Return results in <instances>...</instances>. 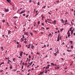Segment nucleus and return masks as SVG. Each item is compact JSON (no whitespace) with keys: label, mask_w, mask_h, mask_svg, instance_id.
I'll use <instances>...</instances> for the list:
<instances>
[{"label":"nucleus","mask_w":75,"mask_h":75,"mask_svg":"<svg viewBox=\"0 0 75 75\" xmlns=\"http://www.w3.org/2000/svg\"><path fill=\"white\" fill-rule=\"evenodd\" d=\"M8 9H6V8H4V12H8Z\"/></svg>","instance_id":"f257e3e1"},{"label":"nucleus","mask_w":75,"mask_h":75,"mask_svg":"<svg viewBox=\"0 0 75 75\" xmlns=\"http://www.w3.org/2000/svg\"><path fill=\"white\" fill-rule=\"evenodd\" d=\"M21 52H20V56H21V57H22V55H23V51H21Z\"/></svg>","instance_id":"f03ea898"},{"label":"nucleus","mask_w":75,"mask_h":75,"mask_svg":"<svg viewBox=\"0 0 75 75\" xmlns=\"http://www.w3.org/2000/svg\"><path fill=\"white\" fill-rule=\"evenodd\" d=\"M47 67H46V69H49V68H50V64H49L47 65Z\"/></svg>","instance_id":"7ed1b4c3"},{"label":"nucleus","mask_w":75,"mask_h":75,"mask_svg":"<svg viewBox=\"0 0 75 75\" xmlns=\"http://www.w3.org/2000/svg\"><path fill=\"white\" fill-rule=\"evenodd\" d=\"M25 10L23 11H21L20 13V14H23V13H25Z\"/></svg>","instance_id":"20e7f679"},{"label":"nucleus","mask_w":75,"mask_h":75,"mask_svg":"<svg viewBox=\"0 0 75 75\" xmlns=\"http://www.w3.org/2000/svg\"><path fill=\"white\" fill-rule=\"evenodd\" d=\"M36 14L35 15V16H37L38 14V10H37L35 12Z\"/></svg>","instance_id":"39448f33"},{"label":"nucleus","mask_w":75,"mask_h":75,"mask_svg":"<svg viewBox=\"0 0 75 75\" xmlns=\"http://www.w3.org/2000/svg\"><path fill=\"white\" fill-rule=\"evenodd\" d=\"M56 22H57V21L56 20H54L52 22L54 24H56Z\"/></svg>","instance_id":"423d86ee"},{"label":"nucleus","mask_w":75,"mask_h":75,"mask_svg":"<svg viewBox=\"0 0 75 75\" xmlns=\"http://www.w3.org/2000/svg\"><path fill=\"white\" fill-rule=\"evenodd\" d=\"M28 33H24V35H26L27 36H28Z\"/></svg>","instance_id":"0eeeda50"},{"label":"nucleus","mask_w":75,"mask_h":75,"mask_svg":"<svg viewBox=\"0 0 75 75\" xmlns=\"http://www.w3.org/2000/svg\"><path fill=\"white\" fill-rule=\"evenodd\" d=\"M30 46H31V44H30L28 45V47L27 48H30Z\"/></svg>","instance_id":"6e6552de"},{"label":"nucleus","mask_w":75,"mask_h":75,"mask_svg":"<svg viewBox=\"0 0 75 75\" xmlns=\"http://www.w3.org/2000/svg\"><path fill=\"white\" fill-rule=\"evenodd\" d=\"M6 1L9 3H11V0H6Z\"/></svg>","instance_id":"1a4fd4ad"},{"label":"nucleus","mask_w":75,"mask_h":75,"mask_svg":"<svg viewBox=\"0 0 75 75\" xmlns=\"http://www.w3.org/2000/svg\"><path fill=\"white\" fill-rule=\"evenodd\" d=\"M60 21H62V23H64V20H63V19H60Z\"/></svg>","instance_id":"9d476101"},{"label":"nucleus","mask_w":75,"mask_h":75,"mask_svg":"<svg viewBox=\"0 0 75 75\" xmlns=\"http://www.w3.org/2000/svg\"><path fill=\"white\" fill-rule=\"evenodd\" d=\"M11 33V31L9 30H8V34H10V33Z\"/></svg>","instance_id":"9b49d317"},{"label":"nucleus","mask_w":75,"mask_h":75,"mask_svg":"<svg viewBox=\"0 0 75 75\" xmlns=\"http://www.w3.org/2000/svg\"><path fill=\"white\" fill-rule=\"evenodd\" d=\"M32 45H31V48H32V49H33V48H34V45H33V44H31Z\"/></svg>","instance_id":"f8f14e48"},{"label":"nucleus","mask_w":75,"mask_h":75,"mask_svg":"<svg viewBox=\"0 0 75 75\" xmlns=\"http://www.w3.org/2000/svg\"><path fill=\"white\" fill-rule=\"evenodd\" d=\"M30 34L31 36H33V33L31 32H30Z\"/></svg>","instance_id":"ddd939ff"},{"label":"nucleus","mask_w":75,"mask_h":75,"mask_svg":"<svg viewBox=\"0 0 75 75\" xmlns=\"http://www.w3.org/2000/svg\"><path fill=\"white\" fill-rule=\"evenodd\" d=\"M51 65H52V66L53 65V66H54V63H51Z\"/></svg>","instance_id":"4468645a"},{"label":"nucleus","mask_w":75,"mask_h":75,"mask_svg":"<svg viewBox=\"0 0 75 75\" xmlns=\"http://www.w3.org/2000/svg\"><path fill=\"white\" fill-rule=\"evenodd\" d=\"M18 18V17L17 16H14L13 17V18Z\"/></svg>","instance_id":"2eb2a0df"},{"label":"nucleus","mask_w":75,"mask_h":75,"mask_svg":"<svg viewBox=\"0 0 75 75\" xmlns=\"http://www.w3.org/2000/svg\"><path fill=\"white\" fill-rule=\"evenodd\" d=\"M72 29V27H71L70 28V29H69V30H69V31H71V30Z\"/></svg>","instance_id":"dca6fc26"},{"label":"nucleus","mask_w":75,"mask_h":75,"mask_svg":"<svg viewBox=\"0 0 75 75\" xmlns=\"http://www.w3.org/2000/svg\"><path fill=\"white\" fill-rule=\"evenodd\" d=\"M33 62H31L30 63V66H31V65H32V64H33Z\"/></svg>","instance_id":"f3484780"},{"label":"nucleus","mask_w":75,"mask_h":75,"mask_svg":"<svg viewBox=\"0 0 75 75\" xmlns=\"http://www.w3.org/2000/svg\"><path fill=\"white\" fill-rule=\"evenodd\" d=\"M60 35H59V34L58 36V37H57V38L59 39V36H60Z\"/></svg>","instance_id":"a211bd4d"},{"label":"nucleus","mask_w":75,"mask_h":75,"mask_svg":"<svg viewBox=\"0 0 75 75\" xmlns=\"http://www.w3.org/2000/svg\"><path fill=\"white\" fill-rule=\"evenodd\" d=\"M70 42L71 44H73V42H72V41H70Z\"/></svg>","instance_id":"6ab92c4d"},{"label":"nucleus","mask_w":75,"mask_h":75,"mask_svg":"<svg viewBox=\"0 0 75 75\" xmlns=\"http://www.w3.org/2000/svg\"><path fill=\"white\" fill-rule=\"evenodd\" d=\"M40 21H39L38 22V25H39V24H40Z\"/></svg>","instance_id":"aec40b11"},{"label":"nucleus","mask_w":75,"mask_h":75,"mask_svg":"<svg viewBox=\"0 0 75 75\" xmlns=\"http://www.w3.org/2000/svg\"><path fill=\"white\" fill-rule=\"evenodd\" d=\"M4 63V62H2L0 64V65H2V64H3Z\"/></svg>","instance_id":"412c9836"},{"label":"nucleus","mask_w":75,"mask_h":75,"mask_svg":"<svg viewBox=\"0 0 75 75\" xmlns=\"http://www.w3.org/2000/svg\"><path fill=\"white\" fill-rule=\"evenodd\" d=\"M44 71L42 72H40V74H43V73H44Z\"/></svg>","instance_id":"4be33fe9"},{"label":"nucleus","mask_w":75,"mask_h":75,"mask_svg":"<svg viewBox=\"0 0 75 75\" xmlns=\"http://www.w3.org/2000/svg\"><path fill=\"white\" fill-rule=\"evenodd\" d=\"M50 28H46V30H50Z\"/></svg>","instance_id":"5701e85b"},{"label":"nucleus","mask_w":75,"mask_h":75,"mask_svg":"<svg viewBox=\"0 0 75 75\" xmlns=\"http://www.w3.org/2000/svg\"><path fill=\"white\" fill-rule=\"evenodd\" d=\"M46 7V6H43L42 8L43 9V8H45Z\"/></svg>","instance_id":"b1692460"},{"label":"nucleus","mask_w":75,"mask_h":75,"mask_svg":"<svg viewBox=\"0 0 75 75\" xmlns=\"http://www.w3.org/2000/svg\"><path fill=\"white\" fill-rule=\"evenodd\" d=\"M5 21H6L5 20H2V22L3 23H4V22H5Z\"/></svg>","instance_id":"393cba45"},{"label":"nucleus","mask_w":75,"mask_h":75,"mask_svg":"<svg viewBox=\"0 0 75 75\" xmlns=\"http://www.w3.org/2000/svg\"><path fill=\"white\" fill-rule=\"evenodd\" d=\"M67 51H68V52H71L72 51V50H67Z\"/></svg>","instance_id":"a878e982"},{"label":"nucleus","mask_w":75,"mask_h":75,"mask_svg":"<svg viewBox=\"0 0 75 75\" xmlns=\"http://www.w3.org/2000/svg\"><path fill=\"white\" fill-rule=\"evenodd\" d=\"M22 60H21L20 62V65H22V64H21L22 62Z\"/></svg>","instance_id":"bb28decb"},{"label":"nucleus","mask_w":75,"mask_h":75,"mask_svg":"<svg viewBox=\"0 0 75 75\" xmlns=\"http://www.w3.org/2000/svg\"><path fill=\"white\" fill-rule=\"evenodd\" d=\"M23 68H24V66H23V65H22L21 67V69H23Z\"/></svg>","instance_id":"cd10ccee"},{"label":"nucleus","mask_w":75,"mask_h":75,"mask_svg":"<svg viewBox=\"0 0 75 75\" xmlns=\"http://www.w3.org/2000/svg\"><path fill=\"white\" fill-rule=\"evenodd\" d=\"M17 70V68H16V69H14L13 70V71H14V72H15V71H16Z\"/></svg>","instance_id":"c85d7f7f"},{"label":"nucleus","mask_w":75,"mask_h":75,"mask_svg":"<svg viewBox=\"0 0 75 75\" xmlns=\"http://www.w3.org/2000/svg\"><path fill=\"white\" fill-rule=\"evenodd\" d=\"M64 30V28H62V29H61V30H60V31H63V30Z\"/></svg>","instance_id":"c756f323"},{"label":"nucleus","mask_w":75,"mask_h":75,"mask_svg":"<svg viewBox=\"0 0 75 75\" xmlns=\"http://www.w3.org/2000/svg\"><path fill=\"white\" fill-rule=\"evenodd\" d=\"M5 59H9L10 58L9 57H6Z\"/></svg>","instance_id":"7c9ffc66"},{"label":"nucleus","mask_w":75,"mask_h":75,"mask_svg":"<svg viewBox=\"0 0 75 75\" xmlns=\"http://www.w3.org/2000/svg\"><path fill=\"white\" fill-rule=\"evenodd\" d=\"M71 49H73V48H74V47L73 45L71 46Z\"/></svg>","instance_id":"2f4dec72"},{"label":"nucleus","mask_w":75,"mask_h":75,"mask_svg":"<svg viewBox=\"0 0 75 75\" xmlns=\"http://www.w3.org/2000/svg\"><path fill=\"white\" fill-rule=\"evenodd\" d=\"M37 5H40V2H38Z\"/></svg>","instance_id":"473e14b6"},{"label":"nucleus","mask_w":75,"mask_h":75,"mask_svg":"<svg viewBox=\"0 0 75 75\" xmlns=\"http://www.w3.org/2000/svg\"><path fill=\"white\" fill-rule=\"evenodd\" d=\"M69 23H64V25H65L66 24H68Z\"/></svg>","instance_id":"72a5a7b5"},{"label":"nucleus","mask_w":75,"mask_h":75,"mask_svg":"<svg viewBox=\"0 0 75 75\" xmlns=\"http://www.w3.org/2000/svg\"><path fill=\"white\" fill-rule=\"evenodd\" d=\"M29 16V15H26V18H28V17Z\"/></svg>","instance_id":"f704fd0d"},{"label":"nucleus","mask_w":75,"mask_h":75,"mask_svg":"<svg viewBox=\"0 0 75 75\" xmlns=\"http://www.w3.org/2000/svg\"><path fill=\"white\" fill-rule=\"evenodd\" d=\"M68 45H69V44H67V45H66V47H67H67H68Z\"/></svg>","instance_id":"c9c22d12"},{"label":"nucleus","mask_w":75,"mask_h":75,"mask_svg":"<svg viewBox=\"0 0 75 75\" xmlns=\"http://www.w3.org/2000/svg\"><path fill=\"white\" fill-rule=\"evenodd\" d=\"M21 40L22 41H24L23 38H21Z\"/></svg>","instance_id":"e433bc0d"},{"label":"nucleus","mask_w":75,"mask_h":75,"mask_svg":"<svg viewBox=\"0 0 75 75\" xmlns=\"http://www.w3.org/2000/svg\"><path fill=\"white\" fill-rule=\"evenodd\" d=\"M1 50H3V47H1Z\"/></svg>","instance_id":"4c0bfd02"},{"label":"nucleus","mask_w":75,"mask_h":75,"mask_svg":"<svg viewBox=\"0 0 75 75\" xmlns=\"http://www.w3.org/2000/svg\"><path fill=\"white\" fill-rule=\"evenodd\" d=\"M13 61H14V62H15V58H14L13 59Z\"/></svg>","instance_id":"58836bf2"},{"label":"nucleus","mask_w":75,"mask_h":75,"mask_svg":"<svg viewBox=\"0 0 75 75\" xmlns=\"http://www.w3.org/2000/svg\"><path fill=\"white\" fill-rule=\"evenodd\" d=\"M41 29H45L44 28V27H42L41 28Z\"/></svg>","instance_id":"ea45409f"},{"label":"nucleus","mask_w":75,"mask_h":75,"mask_svg":"<svg viewBox=\"0 0 75 75\" xmlns=\"http://www.w3.org/2000/svg\"><path fill=\"white\" fill-rule=\"evenodd\" d=\"M41 24H42V25H44V23H42Z\"/></svg>","instance_id":"a19ab883"},{"label":"nucleus","mask_w":75,"mask_h":75,"mask_svg":"<svg viewBox=\"0 0 75 75\" xmlns=\"http://www.w3.org/2000/svg\"><path fill=\"white\" fill-rule=\"evenodd\" d=\"M71 33H74V31L73 30H72L71 31Z\"/></svg>","instance_id":"79ce46f5"},{"label":"nucleus","mask_w":75,"mask_h":75,"mask_svg":"<svg viewBox=\"0 0 75 75\" xmlns=\"http://www.w3.org/2000/svg\"><path fill=\"white\" fill-rule=\"evenodd\" d=\"M9 68H10V69H12L13 68H12V66H10L9 67Z\"/></svg>","instance_id":"37998d69"},{"label":"nucleus","mask_w":75,"mask_h":75,"mask_svg":"<svg viewBox=\"0 0 75 75\" xmlns=\"http://www.w3.org/2000/svg\"><path fill=\"white\" fill-rule=\"evenodd\" d=\"M59 41V39L57 38V41Z\"/></svg>","instance_id":"c03bdc74"},{"label":"nucleus","mask_w":75,"mask_h":75,"mask_svg":"<svg viewBox=\"0 0 75 75\" xmlns=\"http://www.w3.org/2000/svg\"><path fill=\"white\" fill-rule=\"evenodd\" d=\"M48 72L47 71V70L45 72V74H47V73Z\"/></svg>","instance_id":"a18cd8bd"},{"label":"nucleus","mask_w":75,"mask_h":75,"mask_svg":"<svg viewBox=\"0 0 75 75\" xmlns=\"http://www.w3.org/2000/svg\"><path fill=\"white\" fill-rule=\"evenodd\" d=\"M24 43H25V44H27V42L26 41H24L23 42Z\"/></svg>","instance_id":"49530a36"},{"label":"nucleus","mask_w":75,"mask_h":75,"mask_svg":"<svg viewBox=\"0 0 75 75\" xmlns=\"http://www.w3.org/2000/svg\"><path fill=\"white\" fill-rule=\"evenodd\" d=\"M24 40H25V41H27V38H25L24 39Z\"/></svg>","instance_id":"de8ad7c7"},{"label":"nucleus","mask_w":75,"mask_h":75,"mask_svg":"<svg viewBox=\"0 0 75 75\" xmlns=\"http://www.w3.org/2000/svg\"><path fill=\"white\" fill-rule=\"evenodd\" d=\"M20 11V10H18L17 11V13H18V11Z\"/></svg>","instance_id":"09e8293b"},{"label":"nucleus","mask_w":75,"mask_h":75,"mask_svg":"<svg viewBox=\"0 0 75 75\" xmlns=\"http://www.w3.org/2000/svg\"><path fill=\"white\" fill-rule=\"evenodd\" d=\"M29 58H31V56H30V55H29Z\"/></svg>","instance_id":"8fccbe9b"},{"label":"nucleus","mask_w":75,"mask_h":75,"mask_svg":"<svg viewBox=\"0 0 75 75\" xmlns=\"http://www.w3.org/2000/svg\"><path fill=\"white\" fill-rule=\"evenodd\" d=\"M15 9V8H14V6H13V10H14Z\"/></svg>","instance_id":"3c124183"},{"label":"nucleus","mask_w":75,"mask_h":75,"mask_svg":"<svg viewBox=\"0 0 75 75\" xmlns=\"http://www.w3.org/2000/svg\"><path fill=\"white\" fill-rule=\"evenodd\" d=\"M67 21H68L67 20H66L65 21V23H67Z\"/></svg>","instance_id":"603ef678"},{"label":"nucleus","mask_w":75,"mask_h":75,"mask_svg":"<svg viewBox=\"0 0 75 75\" xmlns=\"http://www.w3.org/2000/svg\"><path fill=\"white\" fill-rule=\"evenodd\" d=\"M16 43H17V44H19V43H18V42H16Z\"/></svg>","instance_id":"864d4df0"},{"label":"nucleus","mask_w":75,"mask_h":75,"mask_svg":"<svg viewBox=\"0 0 75 75\" xmlns=\"http://www.w3.org/2000/svg\"><path fill=\"white\" fill-rule=\"evenodd\" d=\"M71 23L72 25H73V23L71 21Z\"/></svg>","instance_id":"5fc2aeb1"},{"label":"nucleus","mask_w":75,"mask_h":75,"mask_svg":"<svg viewBox=\"0 0 75 75\" xmlns=\"http://www.w3.org/2000/svg\"><path fill=\"white\" fill-rule=\"evenodd\" d=\"M31 2H32V1L31 0H29V3H31Z\"/></svg>","instance_id":"6e6d98bb"},{"label":"nucleus","mask_w":75,"mask_h":75,"mask_svg":"<svg viewBox=\"0 0 75 75\" xmlns=\"http://www.w3.org/2000/svg\"><path fill=\"white\" fill-rule=\"evenodd\" d=\"M23 16H25V14L24 13L23 14Z\"/></svg>","instance_id":"4d7b16f0"},{"label":"nucleus","mask_w":75,"mask_h":75,"mask_svg":"<svg viewBox=\"0 0 75 75\" xmlns=\"http://www.w3.org/2000/svg\"><path fill=\"white\" fill-rule=\"evenodd\" d=\"M57 69H58L59 68V67H57Z\"/></svg>","instance_id":"13d9d810"},{"label":"nucleus","mask_w":75,"mask_h":75,"mask_svg":"<svg viewBox=\"0 0 75 75\" xmlns=\"http://www.w3.org/2000/svg\"><path fill=\"white\" fill-rule=\"evenodd\" d=\"M8 61L9 62H11V61L10 60H8Z\"/></svg>","instance_id":"bf43d9fd"},{"label":"nucleus","mask_w":75,"mask_h":75,"mask_svg":"<svg viewBox=\"0 0 75 75\" xmlns=\"http://www.w3.org/2000/svg\"><path fill=\"white\" fill-rule=\"evenodd\" d=\"M59 2V0L57 1V2H57V3H58V2Z\"/></svg>","instance_id":"052dcab7"},{"label":"nucleus","mask_w":75,"mask_h":75,"mask_svg":"<svg viewBox=\"0 0 75 75\" xmlns=\"http://www.w3.org/2000/svg\"><path fill=\"white\" fill-rule=\"evenodd\" d=\"M68 14V12H66L65 13V14Z\"/></svg>","instance_id":"680f3d73"},{"label":"nucleus","mask_w":75,"mask_h":75,"mask_svg":"<svg viewBox=\"0 0 75 75\" xmlns=\"http://www.w3.org/2000/svg\"><path fill=\"white\" fill-rule=\"evenodd\" d=\"M67 34L68 35H70V33H67Z\"/></svg>","instance_id":"e2e57ef3"},{"label":"nucleus","mask_w":75,"mask_h":75,"mask_svg":"<svg viewBox=\"0 0 75 75\" xmlns=\"http://www.w3.org/2000/svg\"><path fill=\"white\" fill-rule=\"evenodd\" d=\"M50 35V36H51L52 35V34H51V33H50L49 35Z\"/></svg>","instance_id":"0e129e2a"},{"label":"nucleus","mask_w":75,"mask_h":75,"mask_svg":"<svg viewBox=\"0 0 75 75\" xmlns=\"http://www.w3.org/2000/svg\"><path fill=\"white\" fill-rule=\"evenodd\" d=\"M37 54H40V53L38 52H37Z\"/></svg>","instance_id":"69168bd1"},{"label":"nucleus","mask_w":75,"mask_h":75,"mask_svg":"<svg viewBox=\"0 0 75 75\" xmlns=\"http://www.w3.org/2000/svg\"><path fill=\"white\" fill-rule=\"evenodd\" d=\"M55 69H58L57 67H55Z\"/></svg>","instance_id":"338daca9"},{"label":"nucleus","mask_w":75,"mask_h":75,"mask_svg":"<svg viewBox=\"0 0 75 75\" xmlns=\"http://www.w3.org/2000/svg\"><path fill=\"white\" fill-rule=\"evenodd\" d=\"M73 35H75V33H73Z\"/></svg>","instance_id":"774afa93"}]
</instances>
